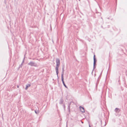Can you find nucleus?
Listing matches in <instances>:
<instances>
[{"instance_id": "nucleus-1", "label": "nucleus", "mask_w": 127, "mask_h": 127, "mask_svg": "<svg viewBox=\"0 0 127 127\" xmlns=\"http://www.w3.org/2000/svg\"><path fill=\"white\" fill-rule=\"evenodd\" d=\"M60 61L59 59L57 58L56 60V66L55 68V70L56 71V74L58 78V74L59 73L58 68L59 67L60 64Z\"/></svg>"}, {"instance_id": "nucleus-2", "label": "nucleus", "mask_w": 127, "mask_h": 127, "mask_svg": "<svg viewBox=\"0 0 127 127\" xmlns=\"http://www.w3.org/2000/svg\"><path fill=\"white\" fill-rule=\"evenodd\" d=\"M28 65H30L31 66H34L35 67H37L38 66L35 63L31 61L30 63L28 64Z\"/></svg>"}, {"instance_id": "nucleus-3", "label": "nucleus", "mask_w": 127, "mask_h": 127, "mask_svg": "<svg viewBox=\"0 0 127 127\" xmlns=\"http://www.w3.org/2000/svg\"><path fill=\"white\" fill-rule=\"evenodd\" d=\"M94 66H93V71L92 72V73L93 72V71L94 70L95 68V65H96V59L95 58V55H94Z\"/></svg>"}, {"instance_id": "nucleus-4", "label": "nucleus", "mask_w": 127, "mask_h": 127, "mask_svg": "<svg viewBox=\"0 0 127 127\" xmlns=\"http://www.w3.org/2000/svg\"><path fill=\"white\" fill-rule=\"evenodd\" d=\"M79 108L80 111L82 113L84 112L85 110L84 108V107L80 106L79 107Z\"/></svg>"}, {"instance_id": "nucleus-5", "label": "nucleus", "mask_w": 127, "mask_h": 127, "mask_svg": "<svg viewBox=\"0 0 127 127\" xmlns=\"http://www.w3.org/2000/svg\"><path fill=\"white\" fill-rule=\"evenodd\" d=\"M64 66H63L62 68V75H61V78L63 77V75L64 74Z\"/></svg>"}, {"instance_id": "nucleus-6", "label": "nucleus", "mask_w": 127, "mask_h": 127, "mask_svg": "<svg viewBox=\"0 0 127 127\" xmlns=\"http://www.w3.org/2000/svg\"><path fill=\"white\" fill-rule=\"evenodd\" d=\"M62 81V82L63 83V85L64 86V87L66 88H67V87L66 86L65 84L64 80V78H61Z\"/></svg>"}, {"instance_id": "nucleus-7", "label": "nucleus", "mask_w": 127, "mask_h": 127, "mask_svg": "<svg viewBox=\"0 0 127 127\" xmlns=\"http://www.w3.org/2000/svg\"><path fill=\"white\" fill-rule=\"evenodd\" d=\"M71 104V103H69L68 105V108L67 109L68 110V111L70 112V106Z\"/></svg>"}, {"instance_id": "nucleus-8", "label": "nucleus", "mask_w": 127, "mask_h": 127, "mask_svg": "<svg viewBox=\"0 0 127 127\" xmlns=\"http://www.w3.org/2000/svg\"><path fill=\"white\" fill-rule=\"evenodd\" d=\"M63 100L62 98H61L60 100L59 103L60 104H62L63 103Z\"/></svg>"}, {"instance_id": "nucleus-9", "label": "nucleus", "mask_w": 127, "mask_h": 127, "mask_svg": "<svg viewBox=\"0 0 127 127\" xmlns=\"http://www.w3.org/2000/svg\"><path fill=\"white\" fill-rule=\"evenodd\" d=\"M115 111L116 112H119L120 111V110L118 108H115Z\"/></svg>"}, {"instance_id": "nucleus-10", "label": "nucleus", "mask_w": 127, "mask_h": 127, "mask_svg": "<svg viewBox=\"0 0 127 127\" xmlns=\"http://www.w3.org/2000/svg\"><path fill=\"white\" fill-rule=\"evenodd\" d=\"M31 86V85L30 84H28L26 85V86L28 88Z\"/></svg>"}, {"instance_id": "nucleus-11", "label": "nucleus", "mask_w": 127, "mask_h": 127, "mask_svg": "<svg viewBox=\"0 0 127 127\" xmlns=\"http://www.w3.org/2000/svg\"><path fill=\"white\" fill-rule=\"evenodd\" d=\"M35 113L36 114H37L39 113L38 111H36L35 110Z\"/></svg>"}, {"instance_id": "nucleus-12", "label": "nucleus", "mask_w": 127, "mask_h": 127, "mask_svg": "<svg viewBox=\"0 0 127 127\" xmlns=\"http://www.w3.org/2000/svg\"><path fill=\"white\" fill-rule=\"evenodd\" d=\"M25 56H24V59H23V61H22V63H23L24 62V60H25Z\"/></svg>"}, {"instance_id": "nucleus-13", "label": "nucleus", "mask_w": 127, "mask_h": 127, "mask_svg": "<svg viewBox=\"0 0 127 127\" xmlns=\"http://www.w3.org/2000/svg\"><path fill=\"white\" fill-rule=\"evenodd\" d=\"M63 107H64V110H65V105H63Z\"/></svg>"}, {"instance_id": "nucleus-14", "label": "nucleus", "mask_w": 127, "mask_h": 127, "mask_svg": "<svg viewBox=\"0 0 127 127\" xmlns=\"http://www.w3.org/2000/svg\"><path fill=\"white\" fill-rule=\"evenodd\" d=\"M28 88L26 86V87L25 88V89L26 90H27L28 89Z\"/></svg>"}, {"instance_id": "nucleus-15", "label": "nucleus", "mask_w": 127, "mask_h": 127, "mask_svg": "<svg viewBox=\"0 0 127 127\" xmlns=\"http://www.w3.org/2000/svg\"><path fill=\"white\" fill-rule=\"evenodd\" d=\"M89 127H91L90 125H89Z\"/></svg>"}, {"instance_id": "nucleus-16", "label": "nucleus", "mask_w": 127, "mask_h": 127, "mask_svg": "<svg viewBox=\"0 0 127 127\" xmlns=\"http://www.w3.org/2000/svg\"><path fill=\"white\" fill-rule=\"evenodd\" d=\"M17 88H19V86H17Z\"/></svg>"}, {"instance_id": "nucleus-17", "label": "nucleus", "mask_w": 127, "mask_h": 127, "mask_svg": "<svg viewBox=\"0 0 127 127\" xmlns=\"http://www.w3.org/2000/svg\"><path fill=\"white\" fill-rule=\"evenodd\" d=\"M21 65L19 67V68H20V67Z\"/></svg>"}]
</instances>
